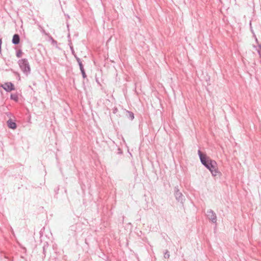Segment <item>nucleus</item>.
Here are the masks:
<instances>
[{
    "label": "nucleus",
    "instance_id": "5",
    "mask_svg": "<svg viewBox=\"0 0 261 261\" xmlns=\"http://www.w3.org/2000/svg\"><path fill=\"white\" fill-rule=\"evenodd\" d=\"M217 166V162L214 164H211V167L209 169V170L213 176H216L217 175L220 174V172L218 171Z\"/></svg>",
    "mask_w": 261,
    "mask_h": 261
},
{
    "label": "nucleus",
    "instance_id": "10",
    "mask_svg": "<svg viewBox=\"0 0 261 261\" xmlns=\"http://www.w3.org/2000/svg\"><path fill=\"white\" fill-rule=\"evenodd\" d=\"M10 98L15 101H17L18 100V96L17 94H11L10 95Z\"/></svg>",
    "mask_w": 261,
    "mask_h": 261
},
{
    "label": "nucleus",
    "instance_id": "2",
    "mask_svg": "<svg viewBox=\"0 0 261 261\" xmlns=\"http://www.w3.org/2000/svg\"><path fill=\"white\" fill-rule=\"evenodd\" d=\"M18 65L23 73L28 75L30 73L31 68L27 59H21L18 61Z\"/></svg>",
    "mask_w": 261,
    "mask_h": 261
},
{
    "label": "nucleus",
    "instance_id": "3",
    "mask_svg": "<svg viewBox=\"0 0 261 261\" xmlns=\"http://www.w3.org/2000/svg\"><path fill=\"white\" fill-rule=\"evenodd\" d=\"M174 196L175 197L176 200L183 204L185 200V197L183 194L179 191L178 186H176L174 189Z\"/></svg>",
    "mask_w": 261,
    "mask_h": 261
},
{
    "label": "nucleus",
    "instance_id": "16",
    "mask_svg": "<svg viewBox=\"0 0 261 261\" xmlns=\"http://www.w3.org/2000/svg\"><path fill=\"white\" fill-rule=\"evenodd\" d=\"M81 71L83 77L84 79L86 78L87 76H86L85 70L83 69V70H81Z\"/></svg>",
    "mask_w": 261,
    "mask_h": 261
},
{
    "label": "nucleus",
    "instance_id": "4",
    "mask_svg": "<svg viewBox=\"0 0 261 261\" xmlns=\"http://www.w3.org/2000/svg\"><path fill=\"white\" fill-rule=\"evenodd\" d=\"M206 216L207 218L213 223H217V216L216 213L212 210L207 211Z\"/></svg>",
    "mask_w": 261,
    "mask_h": 261
},
{
    "label": "nucleus",
    "instance_id": "19",
    "mask_svg": "<svg viewBox=\"0 0 261 261\" xmlns=\"http://www.w3.org/2000/svg\"><path fill=\"white\" fill-rule=\"evenodd\" d=\"M117 111H118V109H117V108H114V109H113V113H114V114L116 113H117Z\"/></svg>",
    "mask_w": 261,
    "mask_h": 261
},
{
    "label": "nucleus",
    "instance_id": "9",
    "mask_svg": "<svg viewBox=\"0 0 261 261\" xmlns=\"http://www.w3.org/2000/svg\"><path fill=\"white\" fill-rule=\"evenodd\" d=\"M256 48V50L257 51L260 58V63H261V44H258V45L256 47H255Z\"/></svg>",
    "mask_w": 261,
    "mask_h": 261
},
{
    "label": "nucleus",
    "instance_id": "6",
    "mask_svg": "<svg viewBox=\"0 0 261 261\" xmlns=\"http://www.w3.org/2000/svg\"><path fill=\"white\" fill-rule=\"evenodd\" d=\"M2 87L7 92H10L15 90L14 85L11 82L5 83L2 85Z\"/></svg>",
    "mask_w": 261,
    "mask_h": 261
},
{
    "label": "nucleus",
    "instance_id": "13",
    "mask_svg": "<svg viewBox=\"0 0 261 261\" xmlns=\"http://www.w3.org/2000/svg\"><path fill=\"white\" fill-rule=\"evenodd\" d=\"M22 52L21 50L19 49L16 52V56L17 58H20L22 56Z\"/></svg>",
    "mask_w": 261,
    "mask_h": 261
},
{
    "label": "nucleus",
    "instance_id": "11",
    "mask_svg": "<svg viewBox=\"0 0 261 261\" xmlns=\"http://www.w3.org/2000/svg\"><path fill=\"white\" fill-rule=\"evenodd\" d=\"M126 113H127V117L129 118L130 120H133L134 118V113L132 112L127 111Z\"/></svg>",
    "mask_w": 261,
    "mask_h": 261
},
{
    "label": "nucleus",
    "instance_id": "7",
    "mask_svg": "<svg viewBox=\"0 0 261 261\" xmlns=\"http://www.w3.org/2000/svg\"><path fill=\"white\" fill-rule=\"evenodd\" d=\"M12 42L13 44L15 45L18 44L20 42V37L19 35L17 34H15L13 35V38L12 40Z\"/></svg>",
    "mask_w": 261,
    "mask_h": 261
},
{
    "label": "nucleus",
    "instance_id": "17",
    "mask_svg": "<svg viewBox=\"0 0 261 261\" xmlns=\"http://www.w3.org/2000/svg\"><path fill=\"white\" fill-rule=\"evenodd\" d=\"M70 50L71 51L72 54V55H74L75 53V51L74 50L73 46H70Z\"/></svg>",
    "mask_w": 261,
    "mask_h": 261
},
{
    "label": "nucleus",
    "instance_id": "20",
    "mask_svg": "<svg viewBox=\"0 0 261 261\" xmlns=\"http://www.w3.org/2000/svg\"><path fill=\"white\" fill-rule=\"evenodd\" d=\"M73 55L74 56V57L76 59V60L77 61V59L79 58L76 56V54H75L74 55Z\"/></svg>",
    "mask_w": 261,
    "mask_h": 261
},
{
    "label": "nucleus",
    "instance_id": "8",
    "mask_svg": "<svg viewBox=\"0 0 261 261\" xmlns=\"http://www.w3.org/2000/svg\"><path fill=\"white\" fill-rule=\"evenodd\" d=\"M9 128L14 129L16 128V124L11 119H9L7 122Z\"/></svg>",
    "mask_w": 261,
    "mask_h": 261
},
{
    "label": "nucleus",
    "instance_id": "1",
    "mask_svg": "<svg viewBox=\"0 0 261 261\" xmlns=\"http://www.w3.org/2000/svg\"><path fill=\"white\" fill-rule=\"evenodd\" d=\"M198 154L201 164L208 170L211 167V164H214L216 162L207 156L205 154L202 153L200 150H198Z\"/></svg>",
    "mask_w": 261,
    "mask_h": 261
},
{
    "label": "nucleus",
    "instance_id": "15",
    "mask_svg": "<svg viewBox=\"0 0 261 261\" xmlns=\"http://www.w3.org/2000/svg\"><path fill=\"white\" fill-rule=\"evenodd\" d=\"M164 257L165 258H168L170 257V254L168 250H166L164 253Z\"/></svg>",
    "mask_w": 261,
    "mask_h": 261
},
{
    "label": "nucleus",
    "instance_id": "18",
    "mask_svg": "<svg viewBox=\"0 0 261 261\" xmlns=\"http://www.w3.org/2000/svg\"><path fill=\"white\" fill-rule=\"evenodd\" d=\"M2 43V38H0V54H1V46Z\"/></svg>",
    "mask_w": 261,
    "mask_h": 261
},
{
    "label": "nucleus",
    "instance_id": "14",
    "mask_svg": "<svg viewBox=\"0 0 261 261\" xmlns=\"http://www.w3.org/2000/svg\"><path fill=\"white\" fill-rule=\"evenodd\" d=\"M50 40L51 41V43L53 45H57V41L53 39V38L51 36L49 37Z\"/></svg>",
    "mask_w": 261,
    "mask_h": 261
},
{
    "label": "nucleus",
    "instance_id": "12",
    "mask_svg": "<svg viewBox=\"0 0 261 261\" xmlns=\"http://www.w3.org/2000/svg\"><path fill=\"white\" fill-rule=\"evenodd\" d=\"M77 62L78 63V64L80 66V70H82L83 69H84V66L82 64V62L80 58L77 59Z\"/></svg>",
    "mask_w": 261,
    "mask_h": 261
}]
</instances>
